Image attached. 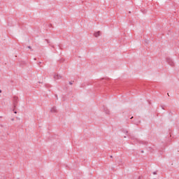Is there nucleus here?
I'll list each match as a JSON object with an SVG mask.
<instances>
[{"instance_id": "nucleus-1", "label": "nucleus", "mask_w": 179, "mask_h": 179, "mask_svg": "<svg viewBox=\"0 0 179 179\" xmlns=\"http://www.w3.org/2000/svg\"><path fill=\"white\" fill-rule=\"evenodd\" d=\"M100 33H101V32H100L99 31L95 32V33L94 34V37H99V36H100Z\"/></svg>"}, {"instance_id": "nucleus-2", "label": "nucleus", "mask_w": 179, "mask_h": 179, "mask_svg": "<svg viewBox=\"0 0 179 179\" xmlns=\"http://www.w3.org/2000/svg\"><path fill=\"white\" fill-rule=\"evenodd\" d=\"M54 78H55V79H57V80L61 79V76H59V75H58V74H55V75H54Z\"/></svg>"}, {"instance_id": "nucleus-3", "label": "nucleus", "mask_w": 179, "mask_h": 179, "mask_svg": "<svg viewBox=\"0 0 179 179\" xmlns=\"http://www.w3.org/2000/svg\"><path fill=\"white\" fill-rule=\"evenodd\" d=\"M51 112H52V113H57V108H52L51 109Z\"/></svg>"}, {"instance_id": "nucleus-4", "label": "nucleus", "mask_w": 179, "mask_h": 179, "mask_svg": "<svg viewBox=\"0 0 179 179\" xmlns=\"http://www.w3.org/2000/svg\"><path fill=\"white\" fill-rule=\"evenodd\" d=\"M153 174L156 176V174H157V172H153Z\"/></svg>"}, {"instance_id": "nucleus-5", "label": "nucleus", "mask_w": 179, "mask_h": 179, "mask_svg": "<svg viewBox=\"0 0 179 179\" xmlns=\"http://www.w3.org/2000/svg\"><path fill=\"white\" fill-rule=\"evenodd\" d=\"M15 113V114H17V112H14Z\"/></svg>"}, {"instance_id": "nucleus-6", "label": "nucleus", "mask_w": 179, "mask_h": 179, "mask_svg": "<svg viewBox=\"0 0 179 179\" xmlns=\"http://www.w3.org/2000/svg\"><path fill=\"white\" fill-rule=\"evenodd\" d=\"M0 93H1V90H0Z\"/></svg>"}]
</instances>
